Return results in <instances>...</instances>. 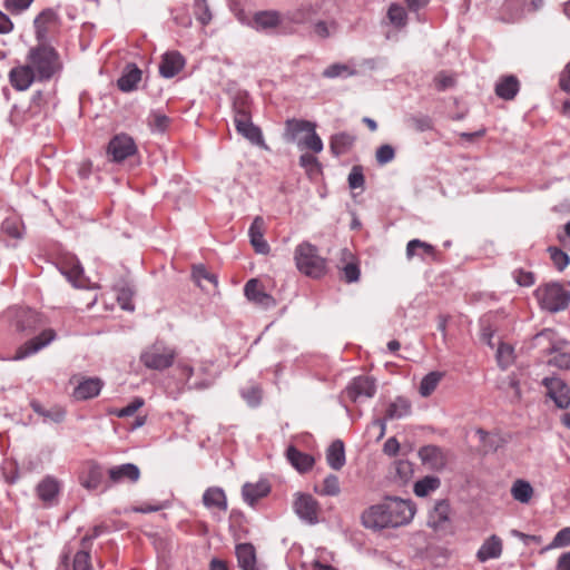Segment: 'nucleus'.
<instances>
[{
	"mask_svg": "<svg viewBox=\"0 0 570 570\" xmlns=\"http://www.w3.org/2000/svg\"><path fill=\"white\" fill-rule=\"evenodd\" d=\"M415 514V505L410 500L387 497L371 505L362 513V524L372 530L399 528L409 524Z\"/></svg>",
	"mask_w": 570,
	"mask_h": 570,
	"instance_id": "obj_1",
	"label": "nucleus"
},
{
	"mask_svg": "<svg viewBox=\"0 0 570 570\" xmlns=\"http://www.w3.org/2000/svg\"><path fill=\"white\" fill-rule=\"evenodd\" d=\"M27 62L32 67L38 81L50 80L61 69L59 53L53 47L45 43L29 50Z\"/></svg>",
	"mask_w": 570,
	"mask_h": 570,
	"instance_id": "obj_2",
	"label": "nucleus"
},
{
	"mask_svg": "<svg viewBox=\"0 0 570 570\" xmlns=\"http://www.w3.org/2000/svg\"><path fill=\"white\" fill-rule=\"evenodd\" d=\"M294 259L297 269L313 278L322 277L326 272V261L318 254L316 246L303 242L296 246Z\"/></svg>",
	"mask_w": 570,
	"mask_h": 570,
	"instance_id": "obj_3",
	"label": "nucleus"
},
{
	"mask_svg": "<svg viewBox=\"0 0 570 570\" xmlns=\"http://www.w3.org/2000/svg\"><path fill=\"white\" fill-rule=\"evenodd\" d=\"M535 296L541 308L550 313H557L567 308L570 302V292L557 283L538 287Z\"/></svg>",
	"mask_w": 570,
	"mask_h": 570,
	"instance_id": "obj_4",
	"label": "nucleus"
},
{
	"mask_svg": "<svg viewBox=\"0 0 570 570\" xmlns=\"http://www.w3.org/2000/svg\"><path fill=\"white\" fill-rule=\"evenodd\" d=\"M175 357L174 348L156 343L140 354V362L149 370L164 371L174 364Z\"/></svg>",
	"mask_w": 570,
	"mask_h": 570,
	"instance_id": "obj_5",
	"label": "nucleus"
},
{
	"mask_svg": "<svg viewBox=\"0 0 570 570\" xmlns=\"http://www.w3.org/2000/svg\"><path fill=\"white\" fill-rule=\"evenodd\" d=\"M137 146L134 139L127 134L114 136L107 147V154L115 163H121L128 157L135 155Z\"/></svg>",
	"mask_w": 570,
	"mask_h": 570,
	"instance_id": "obj_6",
	"label": "nucleus"
},
{
	"mask_svg": "<svg viewBox=\"0 0 570 570\" xmlns=\"http://www.w3.org/2000/svg\"><path fill=\"white\" fill-rule=\"evenodd\" d=\"M55 338L56 332L52 328L43 330L38 336L32 337L20 347H18L11 360H23L49 345Z\"/></svg>",
	"mask_w": 570,
	"mask_h": 570,
	"instance_id": "obj_7",
	"label": "nucleus"
},
{
	"mask_svg": "<svg viewBox=\"0 0 570 570\" xmlns=\"http://www.w3.org/2000/svg\"><path fill=\"white\" fill-rule=\"evenodd\" d=\"M411 402L402 396H399L389 404L386 409L385 416L383 419H377L373 423L379 425L381 431L379 439L383 438L386 431V421L387 420H400L406 417L411 414Z\"/></svg>",
	"mask_w": 570,
	"mask_h": 570,
	"instance_id": "obj_8",
	"label": "nucleus"
},
{
	"mask_svg": "<svg viewBox=\"0 0 570 570\" xmlns=\"http://www.w3.org/2000/svg\"><path fill=\"white\" fill-rule=\"evenodd\" d=\"M542 383L547 387V395L557 407L566 410L570 406V390L563 381L558 377H544Z\"/></svg>",
	"mask_w": 570,
	"mask_h": 570,
	"instance_id": "obj_9",
	"label": "nucleus"
},
{
	"mask_svg": "<svg viewBox=\"0 0 570 570\" xmlns=\"http://www.w3.org/2000/svg\"><path fill=\"white\" fill-rule=\"evenodd\" d=\"M376 392L374 379L370 376L355 377L345 389L344 393L352 402L358 401L361 397H373Z\"/></svg>",
	"mask_w": 570,
	"mask_h": 570,
	"instance_id": "obj_10",
	"label": "nucleus"
},
{
	"mask_svg": "<svg viewBox=\"0 0 570 570\" xmlns=\"http://www.w3.org/2000/svg\"><path fill=\"white\" fill-rule=\"evenodd\" d=\"M294 510L303 521L309 524L317 523L320 505L311 494H298L294 501Z\"/></svg>",
	"mask_w": 570,
	"mask_h": 570,
	"instance_id": "obj_11",
	"label": "nucleus"
},
{
	"mask_svg": "<svg viewBox=\"0 0 570 570\" xmlns=\"http://www.w3.org/2000/svg\"><path fill=\"white\" fill-rule=\"evenodd\" d=\"M244 294L249 302L262 308L268 309L276 306L275 298L263 291L259 281L256 278L247 281L244 286Z\"/></svg>",
	"mask_w": 570,
	"mask_h": 570,
	"instance_id": "obj_12",
	"label": "nucleus"
},
{
	"mask_svg": "<svg viewBox=\"0 0 570 570\" xmlns=\"http://www.w3.org/2000/svg\"><path fill=\"white\" fill-rule=\"evenodd\" d=\"M60 484L58 480L51 475L45 476L36 487L38 499L45 505H53L58 502Z\"/></svg>",
	"mask_w": 570,
	"mask_h": 570,
	"instance_id": "obj_13",
	"label": "nucleus"
},
{
	"mask_svg": "<svg viewBox=\"0 0 570 570\" xmlns=\"http://www.w3.org/2000/svg\"><path fill=\"white\" fill-rule=\"evenodd\" d=\"M419 458L430 469L440 471L446 466L448 459L443 450L436 445H424L419 450Z\"/></svg>",
	"mask_w": 570,
	"mask_h": 570,
	"instance_id": "obj_14",
	"label": "nucleus"
},
{
	"mask_svg": "<svg viewBox=\"0 0 570 570\" xmlns=\"http://www.w3.org/2000/svg\"><path fill=\"white\" fill-rule=\"evenodd\" d=\"M35 80H37V76L28 62L23 66L12 68L9 72L11 86L19 91L27 90Z\"/></svg>",
	"mask_w": 570,
	"mask_h": 570,
	"instance_id": "obj_15",
	"label": "nucleus"
},
{
	"mask_svg": "<svg viewBox=\"0 0 570 570\" xmlns=\"http://www.w3.org/2000/svg\"><path fill=\"white\" fill-rule=\"evenodd\" d=\"M109 480L111 483L130 482L136 483L140 478V470L134 463H125L111 466L108 470Z\"/></svg>",
	"mask_w": 570,
	"mask_h": 570,
	"instance_id": "obj_16",
	"label": "nucleus"
},
{
	"mask_svg": "<svg viewBox=\"0 0 570 570\" xmlns=\"http://www.w3.org/2000/svg\"><path fill=\"white\" fill-rule=\"evenodd\" d=\"M265 222L261 216H256L248 229L250 244L255 252L266 255L269 253V245L264 238Z\"/></svg>",
	"mask_w": 570,
	"mask_h": 570,
	"instance_id": "obj_17",
	"label": "nucleus"
},
{
	"mask_svg": "<svg viewBox=\"0 0 570 570\" xmlns=\"http://www.w3.org/2000/svg\"><path fill=\"white\" fill-rule=\"evenodd\" d=\"M185 66V59L178 51H169L163 56L161 62L159 65V73L164 78H173Z\"/></svg>",
	"mask_w": 570,
	"mask_h": 570,
	"instance_id": "obj_18",
	"label": "nucleus"
},
{
	"mask_svg": "<svg viewBox=\"0 0 570 570\" xmlns=\"http://www.w3.org/2000/svg\"><path fill=\"white\" fill-rule=\"evenodd\" d=\"M234 124L237 132L253 145L259 146L266 150L268 149V146L264 141L261 128L253 124L252 117L247 118V120H240Z\"/></svg>",
	"mask_w": 570,
	"mask_h": 570,
	"instance_id": "obj_19",
	"label": "nucleus"
},
{
	"mask_svg": "<svg viewBox=\"0 0 570 570\" xmlns=\"http://www.w3.org/2000/svg\"><path fill=\"white\" fill-rule=\"evenodd\" d=\"M104 382L99 377H89L79 382L73 390V397L78 401L94 399L99 395Z\"/></svg>",
	"mask_w": 570,
	"mask_h": 570,
	"instance_id": "obj_20",
	"label": "nucleus"
},
{
	"mask_svg": "<svg viewBox=\"0 0 570 570\" xmlns=\"http://www.w3.org/2000/svg\"><path fill=\"white\" fill-rule=\"evenodd\" d=\"M502 551L503 543L501 538L497 534H492L481 544L476 552V559L480 562H487L490 559H498L501 557Z\"/></svg>",
	"mask_w": 570,
	"mask_h": 570,
	"instance_id": "obj_21",
	"label": "nucleus"
},
{
	"mask_svg": "<svg viewBox=\"0 0 570 570\" xmlns=\"http://www.w3.org/2000/svg\"><path fill=\"white\" fill-rule=\"evenodd\" d=\"M520 90V82L513 75L501 77L495 83V95L503 100H512Z\"/></svg>",
	"mask_w": 570,
	"mask_h": 570,
	"instance_id": "obj_22",
	"label": "nucleus"
},
{
	"mask_svg": "<svg viewBox=\"0 0 570 570\" xmlns=\"http://www.w3.org/2000/svg\"><path fill=\"white\" fill-rule=\"evenodd\" d=\"M202 501L207 509H217L225 512L228 508L225 491L219 487L206 489Z\"/></svg>",
	"mask_w": 570,
	"mask_h": 570,
	"instance_id": "obj_23",
	"label": "nucleus"
},
{
	"mask_svg": "<svg viewBox=\"0 0 570 570\" xmlns=\"http://www.w3.org/2000/svg\"><path fill=\"white\" fill-rule=\"evenodd\" d=\"M271 487L267 481L245 483L242 488V495L244 501L253 507L259 499L266 497Z\"/></svg>",
	"mask_w": 570,
	"mask_h": 570,
	"instance_id": "obj_24",
	"label": "nucleus"
},
{
	"mask_svg": "<svg viewBox=\"0 0 570 570\" xmlns=\"http://www.w3.org/2000/svg\"><path fill=\"white\" fill-rule=\"evenodd\" d=\"M450 511L451 508L448 501L436 502L430 513L429 525L434 530H443L450 521Z\"/></svg>",
	"mask_w": 570,
	"mask_h": 570,
	"instance_id": "obj_25",
	"label": "nucleus"
},
{
	"mask_svg": "<svg viewBox=\"0 0 570 570\" xmlns=\"http://www.w3.org/2000/svg\"><path fill=\"white\" fill-rule=\"evenodd\" d=\"M141 80V70L136 65H128L120 78L117 80L119 90L130 92L137 89Z\"/></svg>",
	"mask_w": 570,
	"mask_h": 570,
	"instance_id": "obj_26",
	"label": "nucleus"
},
{
	"mask_svg": "<svg viewBox=\"0 0 570 570\" xmlns=\"http://www.w3.org/2000/svg\"><path fill=\"white\" fill-rule=\"evenodd\" d=\"M313 127H316V125L308 120L287 119L285 121L284 139L288 142H294L301 132L313 131Z\"/></svg>",
	"mask_w": 570,
	"mask_h": 570,
	"instance_id": "obj_27",
	"label": "nucleus"
},
{
	"mask_svg": "<svg viewBox=\"0 0 570 570\" xmlns=\"http://www.w3.org/2000/svg\"><path fill=\"white\" fill-rule=\"evenodd\" d=\"M286 458L289 463L301 473L309 471L314 465V458L312 455L301 452L293 445L287 449Z\"/></svg>",
	"mask_w": 570,
	"mask_h": 570,
	"instance_id": "obj_28",
	"label": "nucleus"
},
{
	"mask_svg": "<svg viewBox=\"0 0 570 570\" xmlns=\"http://www.w3.org/2000/svg\"><path fill=\"white\" fill-rule=\"evenodd\" d=\"M282 23L277 11H259L253 18V27L257 31H269Z\"/></svg>",
	"mask_w": 570,
	"mask_h": 570,
	"instance_id": "obj_29",
	"label": "nucleus"
},
{
	"mask_svg": "<svg viewBox=\"0 0 570 570\" xmlns=\"http://www.w3.org/2000/svg\"><path fill=\"white\" fill-rule=\"evenodd\" d=\"M355 142V136L348 132H338L330 139V150L335 157L347 154Z\"/></svg>",
	"mask_w": 570,
	"mask_h": 570,
	"instance_id": "obj_30",
	"label": "nucleus"
},
{
	"mask_svg": "<svg viewBox=\"0 0 570 570\" xmlns=\"http://www.w3.org/2000/svg\"><path fill=\"white\" fill-rule=\"evenodd\" d=\"M236 557L243 570H256V551L252 543L237 544Z\"/></svg>",
	"mask_w": 570,
	"mask_h": 570,
	"instance_id": "obj_31",
	"label": "nucleus"
},
{
	"mask_svg": "<svg viewBox=\"0 0 570 570\" xmlns=\"http://www.w3.org/2000/svg\"><path fill=\"white\" fill-rule=\"evenodd\" d=\"M326 461L327 464L333 470L336 471L341 470L344 466L346 459L343 441L335 440L330 444V446L326 450Z\"/></svg>",
	"mask_w": 570,
	"mask_h": 570,
	"instance_id": "obj_32",
	"label": "nucleus"
},
{
	"mask_svg": "<svg viewBox=\"0 0 570 570\" xmlns=\"http://www.w3.org/2000/svg\"><path fill=\"white\" fill-rule=\"evenodd\" d=\"M59 268L61 274H63L73 286H85V283L82 281L83 271L78 262H63L60 264Z\"/></svg>",
	"mask_w": 570,
	"mask_h": 570,
	"instance_id": "obj_33",
	"label": "nucleus"
},
{
	"mask_svg": "<svg viewBox=\"0 0 570 570\" xmlns=\"http://www.w3.org/2000/svg\"><path fill=\"white\" fill-rule=\"evenodd\" d=\"M57 14L52 9L42 10L35 19L33 26L37 39H43L48 32V26L53 23Z\"/></svg>",
	"mask_w": 570,
	"mask_h": 570,
	"instance_id": "obj_34",
	"label": "nucleus"
},
{
	"mask_svg": "<svg viewBox=\"0 0 570 570\" xmlns=\"http://www.w3.org/2000/svg\"><path fill=\"white\" fill-rule=\"evenodd\" d=\"M234 122L247 120L252 117L250 100L246 94H238L233 102Z\"/></svg>",
	"mask_w": 570,
	"mask_h": 570,
	"instance_id": "obj_35",
	"label": "nucleus"
},
{
	"mask_svg": "<svg viewBox=\"0 0 570 570\" xmlns=\"http://www.w3.org/2000/svg\"><path fill=\"white\" fill-rule=\"evenodd\" d=\"M318 12V8L313 4H303L299 8L289 11L287 19L296 24H304L312 21V18Z\"/></svg>",
	"mask_w": 570,
	"mask_h": 570,
	"instance_id": "obj_36",
	"label": "nucleus"
},
{
	"mask_svg": "<svg viewBox=\"0 0 570 570\" xmlns=\"http://www.w3.org/2000/svg\"><path fill=\"white\" fill-rule=\"evenodd\" d=\"M420 255L423 257V255L428 256H434L435 255V248L433 245L422 242L420 239H412L406 245V257L407 259H412L414 256Z\"/></svg>",
	"mask_w": 570,
	"mask_h": 570,
	"instance_id": "obj_37",
	"label": "nucleus"
},
{
	"mask_svg": "<svg viewBox=\"0 0 570 570\" xmlns=\"http://www.w3.org/2000/svg\"><path fill=\"white\" fill-rule=\"evenodd\" d=\"M511 495L521 503H528L533 495V488L528 481L519 479L512 484Z\"/></svg>",
	"mask_w": 570,
	"mask_h": 570,
	"instance_id": "obj_38",
	"label": "nucleus"
},
{
	"mask_svg": "<svg viewBox=\"0 0 570 570\" xmlns=\"http://www.w3.org/2000/svg\"><path fill=\"white\" fill-rule=\"evenodd\" d=\"M394 480L400 484L407 483L413 476V464L409 460H397L393 464Z\"/></svg>",
	"mask_w": 570,
	"mask_h": 570,
	"instance_id": "obj_39",
	"label": "nucleus"
},
{
	"mask_svg": "<svg viewBox=\"0 0 570 570\" xmlns=\"http://www.w3.org/2000/svg\"><path fill=\"white\" fill-rule=\"evenodd\" d=\"M441 484V481L436 476L426 475L423 479L415 482L413 491L417 497H426L431 492L435 491Z\"/></svg>",
	"mask_w": 570,
	"mask_h": 570,
	"instance_id": "obj_40",
	"label": "nucleus"
},
{
	"mask_svg": "<svg viewBox=\"0 0 570 570\" xmlns=\"http://www.w3.org/2000/svg\"><path fill=\"white\" fill-rule=\"evenodd\" d=\"M442 377H443V373L438 372V371H433V372L428 373L422 379V381L420 383V389H419L420 394L423 397L430 396L435 391V389L439 385V383L442 380Z\"/></svg>",
	"mask_w": 570,
	"mask_h": 570,
	"instance_id": "obj_41",
	"label": "nucleus"
},
{
	"mask_svg": "<svg viewBox=\"0 0 570 570\" xmlns=\"http://www.w3.org/2000/svg\"><path fill=\"white\" fill-rule=\"evenodd\" d=\"M191 275L195 283L202 288H206L204 285V281L210 283L214 287L217 286L216 276L209 273L203 265L194 266Z\"/></svg>",
	"mask_w": 570,
	"mask_h": 570,
	"instance_id": "obj_42",
	"label": "nucleus"
},
{
	"mask_svg": "<svg viewBox=\"0 0 570 570\" xmlns=\"http://www.w3.org/2000/svg\"><path fill=\"white\" fill-rule=\"evenodd\" d=\"M102 481V471L100 465L92 464L89 468L87 478L82 481V485L88 490H97Z\"/></svg>",
	"mask_w": 570,
	"mask_h": 570,
	"instance_id": "obj_43",
	"label": "nucleus"
},
{
	"mask_svg": "<svg viewBox=\"0 0 570 570\" xmlns=\"http://www.w3.org/2000/svg\"><path fill=\"white\" fill-rule=\"evenodd\" d=\"M356 73V70L350 68L347 65H343V63H333L331 66H328L326 69H324L323 71V77L325 78H337V77H350V76H354Z\"/></svg>",
	"mask_w": 570,
	"mask_h": 570,
	"instance_id": "obj_44",
	"label": "nucleus"
},
{
	"mask_svg": "<svg viewBox=\"0 0 570 570\" xmlns=\"http://www.w3.org/2000/svg\"><path fill=\"white\" fill-rule=\"evenodd\" d=\"M298 147H305L316 154L323 150V141L315 131V127H313V131L307 132L306 137L303 140L298 141Z\"/></svg>",
	"mask_w": 570,
	"mask_h": 570,
	"instance_id": "obj_45",
	"label": "nucleus"
},
{
	"mask_svg": "<svg viewBox=\"0 0 570 570\" xmlns=\"http://www.w3.org/2000/svg\"><path fill=\"white\" fill-rule=\"evenodd\" d=\"M347 183L351 189L364 188L365 177L363 173V167L361 165H355L352 167L347 177Z\"/></svg>",
	"mask_w": 570,
	"mask_h": 570,
	"instance_id": "obj_46",
	"label": "nucleus"
},
{
	"mask_svg": "<svg viewBox=\"0 0 570 570\" xmlns=\"http://www.w3.org/2000/svg\"><path fill=\"white\" fill-rule=\"evenodd\" d=\"M31 407L39 415H41L46 419H50L51 421L57 422V423L63 421L65 415H66L65 411H62L60 409H57L55 411H48V410L43 409L38 402H32Z\"/></svg>",
	"mask_w": 570,
	"mask_h": 570,
	"instance_id": "obj_47",
	"label": "nucleus"
},
{
	"mask_svg": "<svg viewBox=\"0 0 570 570\" xmlns=\"http://www.w3.org/2000/svg\"><path fill=\"white\" fill-rule=\"evenodd\" d=\"M144 399L135 397L127 406L110 411L109 413L116 415L117 417L131 416L144 405Z\"/></svg>",
	"mask_w": 570,
	"mask_h": 570,
	"instance_id": "obj_48",
	"label": "nucleus"
},
{
	"mask_svg": "<svg viewBox=\"0 0 570 570\" xmlns=\"http://www.w3.org/2000/svg\"><path fill=\"white\" fill-rule=\"evenodd\" d=\"M195 14L197 20L206 26L212 20V13L209 11L208 4L206 0H195Z\"/></svg>",
	"mask_w": 570,
	"mask_h": 570,
	"instance_id": "obj_49",
	"label": "nucleus"
},
{
	"mask_svg": "<svg viewBox=\"0 0 570 570\" xmlns=\"http://www.w3.org/2000/svg\"><path fill=\"white\" fill-rule=\"evenodd\" d=\"M387 17L390 21L397 27L405 24L406 12L404 8L399 4H391L387 11Z\"/></svg>",
	"mask_w": 570,
	"mask_h": 570,
	"instance_id": "obj_50",
	"label": "nucleus"
},
{
	"mask_svg": "<svg viewBox=\"0 0 570 570\" xmlns=\"http://www.w3.org/2000/svg\"><path fill=\"white\" fill-rule=\"evenodd\" d=\"M549 253L551 261L559 271H563L568 266L570 259L566 252L557 247H549Z\"/></svg>",
	"mask_w": 570,
	"mask_h": 570,
	"instance_id": "obj_51",
	"label": "nucleus"
},
{
	"mask_svg": "<svg viewBox=\"0 0 570 570\" xmlns=\"http://www.w3.org/2000/svg\"><path fill=\"white\" fill-rule=\"evenodd\" d=\"M341 491L338 478L330 474L324 479L321 494L323 495H337Z\"/></svg>",
	"mask_w": 570,
	"mask_h": 570,
	"instance_id": "obj_52",
	"label": "nucleus"
},
{
	"mask_svg": "<svg viewBox=\"0 0 570 570\" xmlns=\"http://www.w3.org/2000/svg\"><path fill=\"white\" fill-rule=\"evenodd\" d=\"M149 125L154 130L164 132L169 125V118L159 111H154L149 117Z\"/></svg>",
	"mask_w": 570,
	"mask_h": 570,
	"instance_id": "obj_53",
	"label": "nucleus"
},
{
	"mask_svg": "<svg viewBox=\"0 0 570 570\" xmlns=\"http://www.w3.org/2000/svg\"><path fill=\"white\" fill-rule=\"evenodd\" d=\"M498 363L501 367L505 368L513 361V348L508 344H500L497 352Z\"/></svg>",
	"mask_w": 570,
	"mask_h": 570,
	"instance_id": "obj_54",
	"label": "nucleus"
},
{
	"mask_svg": "<svg viewBox=\"0 0 570 570\" xmlns=\"http://www.w3.org/2000/svg\"><path fill=\"white\" fill-rule=\"evenodd\" d=\"M117 301L122 309L134 311L132 291L129 287H120L117 292Z\"/></svg>",
	"mask_w": 570,
	"mask_h": 570,
	"instance_id": "obj_55",
	"label": "nucleus"
},
{
	"mask_svg": "<svg viewBox=\"0 0 570 570\" xmlns=\"http://www.w3.org/2000/svg\"><path fill=\"white\" fill-rule=\"evenodd\" d=\"M73 570H92L89 551L80 550L75 554Z\"/></svg>",
	"mask_w": 570,
	"mask_h": 570,
	"instance_id": "obj_56",
	"label": "nucleus"
},
{
	"mask_svg": "<svg viewBox=\"0 0 570 570\" xmlns=\"http://www.w3.org/2000/svg\"><path fill=\"white\" fill-rule=\"evenodd\" d=\"M570 546V527L561 529L553 538L547 549L562 548Z\"/></svg>",
	"mask_w": 570,
	"mask_h": 570,
	"instance_id": "obj_57",
	"label": "nucleus"
},
{
	"mask_svg": "<svg viewBox=\"0 0 570 570\" xmlns=\"http://www.w3.org/2000/svg\"><path fill=\"white\" fill-rule=\"evenodd\" d=\"M375 157L380 165H385L394 159L395 150L391 145L385 144L376 149Z\"/></svg>",
	"mask_w": 570,
	"mask_h": 570,
	"instance_id": "obj_58",
	"label": "nucleus"
},
{
	"mask_svg": "<svg viewBox=\"0 0 570 570\" xmlns=\"http://www.w3.org/2000/svg\"><path fill=\"white\" fill-rule=\"evenodd\" d=\"M33 0H4V8L12 14H19L28 9Z\"/></svg>",
	"mask_w": 570,
	"mask_h": 570,
	"instance_id": "obj_59",
	"label": "nucleus"
},
{
	"mask_svg": "<svg viewBox=\"0 0 570 570\" xmlns=\"http://www.w3.org/2000/svg\"><path fill=\"white\" fill-rule=\"evenodd\" d=\"M410 121L412 127L420 132L433 129V121L429 116H414Z\"/></svg>",
	"mask_w": 570,
	"mask_h": 570,
	"instance_id": "obj_60",
	"label": "nucleus"
},
{
	"mask_svg": "<svg viewBox=\"0 0 570 570\" xmlns=\"http://www.w3.org/2000/svg\"><path fill=\"white\" fill-rule=\"evenodd\" d=\"M434 83L439 91H443L448 88L453 87L455 83V79L453 76L442 71L434 77Z\"/></svg>",
	"mask_w": 570,
	"mask_h": 570,
	"instance_id": "obj_61",
	"label": "nucleus"
},
{
	"mask_svg": "<svg viewBox=\"0 0 570 570\" xmlns=\"http://www.w3.org/2000/svg\"><path fill=\"white\" fill-rule=\"evenodd\" d=\"M513 278L520 286H531L535 281L532 272L523 271L521 268L513 272Z\"/></svg>",
	"mask_w": 570,
	"mask_h": 570,
	"instance_id": "obj_62",
	"label": "nucleus"
},
{
	"mask_svg": "<svg viewBox=\"0 0 570 570\" xmlns=\"http://www.w3.org/2000/svg\"><path fill=\"white\" fill-rule=\"evenodd\" d=\"M343 278L346 283L357 282L360 278V267L356 263H348L343 267Z\"/></svg>",
	"mask_w": 570,
	"mask_h": 570,
	"instance_id": "obj_63",
	"label": "nucleus"
},
{
	"mask_svg": "<svg viewBox=\"0 0 570 570\" xmlns=\"http://www.w3.org/2000/svg\"><path fill=\"white\" fill-rule=\"evenodd\" d=\"M549 363L562 370H570V353H557Z\"/></svg>",
	"mask_w": 570,
	"mask_h": 570,
	"instance_id": "obj_64",
	"label": "nucleus"
}]
</instances>
